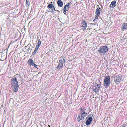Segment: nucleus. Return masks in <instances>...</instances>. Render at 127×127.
I'll return each mask as SVG.
<instances>
[{"label": "nucleus", "mask_w": 127, "mask_h": 127, "mask_svg": "<svg viewBox=\"0 0 127 127\" xmlns=\"http://www.w3.org/2000/svg\"><path fill=\"white\" fill-rule=\"evenodd\" d=\"M11 85L14 87L13 90L15 92H17L19 88V86L18 84L17 79L16 77H14L11 79Z\"/></svg>", "instance_id": "obj_1"}, {"label": "nucleus", "mask_w": 127, "mask_h": 127, "mask_svg": "<svg viewBox=\"0 0 127 127\" xmlns=\"http://www.w3.org/2000/svg\"><path fill=\"white\" fill-rule=\"evenodd\" d=\"M101 82L99 83H95L94 85H93L92 89L93 91L95 93H97L99 90L101 86Z\"/></svg>", "instance_id": "obj_2"}, {"label": "nucleus", "mask_w": 127, "mask_h": 127, "mask_svg": "<svg viewBox=\"0 0 127 127\" xmlns=\"http://www.w3.org/2000/svg\"><path fill=\"white\" fill-rule=\"evenodd\" d=\"M108 50V48L107 46H105L100 47L99 49L98 50L99 53L103 54H105Z\"/></svg>", "instance_id": "obj_3"}, {"label": "nucleus", "mask_w": 127, "mask_h": 127, "mask_svg": "<svg viewBox=\"0 0 127 127\" xmlns=\"http://www.w3.org/2000/svg\"><path fill=\"white\" fill-rule=\"evenodd\" d=\"M110 78L109 76H106L104 81V85L105 87L108 86L110 83Z\"/></svg>", "instance_id": "obj_4"}, {"label": "nucleus", "mask_w": 127, "mask_h": 127, "mask_svg": "<svg viewBox=\"0 0 127 127\" xmlns=\"http://www.w3.org/2000/svg\"><path fill=\"white\" fill-rule=\"evenodd\" d=\"M122 76L121 75L119 74L118 75H115L114 76V82L115 83L120 82L122 81Z\"/></svg>", "instance_id": "obj_5"}, {"label": "nucleus", "mask_w": 127, "mask_h": 127, "mask_svg": "<svg viewBox=\"0 0 127 127\" xmlns=\"http://www.w3.org/2000/svg\"><path fill=\"white\" fill-rule=\"evenodd\" d=\"M87 114L85 112H82L81 113L79 114L77 118L78 121H79L83 119L84 117L86 116Z\"/></svg>", "instance_id": "obj_6"}, {"label": "nucleus", "mask_w": 127, "mask_h": 127, "mask_svg": "<svg viewBox=\"0 0 127 127\" xmlns=\"http://www.w3.org/2000/svg\"><path fill=\"white\" fill-rule=\"evenodd\" d=\"M59 65L57 67V68L59 70H60L62 68L63 66L64 63L63 62V60L60 59L59 60Z\"/></svg>", "instance_id": "obj_7"}, {"label": "nucleus", "mask_w": 127, "mask_h": 127, "mask_svg": "<svg viewBox=\"0 0 127 127\" xmlns=\"http://www.w3.org/2000/svg\"><path fill=\"white\" fill-rule=\"evenodd\" d=\"M87 27V23L84 20H83L81 24V27L83 28H82L83 30H85Z\"/></svg>", "instance_id": "obj_8"}, {"label": "nucleus", "mask_w": 127, "mask_h": 127, "mask_svg": "<svg viewBox=\"0 0 127 127\" xmlns=\"http://www.w3.org/2000/svg\"><path fill=\"white\" fill-rule=\"evenodd\" d=\"M28 64L30 65H32L33 66L35 64V63L34 62V61L32 59H29L28 61Z\"/></svg>", "instance_id": "obj_9"}, {"label": "nucleus", "mask_w": 127, "mask_h": 127, "mask_svg": "<svg viewBox=\"0 0 127 127\" xmlns=\"http://www.w3.org/2000/svg\"><path fill=\"white\" fill-rule=\"evenodd\" d=\"M92 118L91 117H90L86 121V125L88 126L91 123V121H92Z\"/></svg>", "instance_id": "obj_10"}, {"label": "nucleus", "mask_w": 127, "mask_h": 127, "mask_svg": "<svg viewBox=\"0 0 127 127\" xmlns=\"http://www.w3.org/2000/svg\"><path fill=\"white\" fill-rule=\"evenodd\" d=\"M116 1H112L110 5V7L111 8H114L116 6Z\"/></svg>", "instance_id": "obj_11"}, {"label": "nucleus", "mask_w": 127, "mask_h": 127, "mask_svg": "<svg viewBox=\"0 0 127 127\" xmlns=\"http://www.w3.org/2000/svg\"><path fill=\"white\" fill-rule=\"evenodd\" d=\"M101 9V8L100 7L99 8H97L96 10L95 13L96 15L97 16H99L100 14V10Z\"/></svg>", "instance_id": "obj_12"}, {"label": "nucleus", "mask_w": 127, "mask_h": 127, "mask_svg": "<svg viewBox=\"0 0 127 127\" xmlns=\"http://www.w3.org/2000/svg\"><path fill=\"white\" fill-rule=\"evenodd\" d=\"M122 26L121 29L122 30H125L127 29V24L124 23L123 24Z\"/></svg>", "instance_id": "obj_13"}, {"label": "nucleus", "mask_w": 127, "mask_h": 127, "mask_svg": "<svg viewBox=\"0 0 127 127\" xmlns=\"http://www.w3.org/2000/svg\"><path fill=\"white\" fill-rule=\"evenodd\" d=\"M57 3L59 6L62 7L63 6V3L61 0H59L57 2Z\"/></svg>", "instance_id": "obj_14"}, {"label": "nucleus", "mask_w": 127, "mask_h": 127, "mask_svg": "<svg viewBox=\"0 0 127 127\" xmlns=\"http://www.w3.org/2000/svg\"><path fill=\"white\" fill-rule=\"evenodd\" d=\"M39 48V47H38V46H36L35 48L34 51V52L32 54V55H34L36 53Z\"/></svg>", "instance_id": "obj_15"}, {"label": "nucleus", "mask_w": 127, "mask_h": 127, "mask_svg": "<svg viewBox=\"0 0 127 127\" xmlns=\"http://www.w3.org/2000/svg\"><path fill=\"white\" fill-rule=\"evenodd\" d=\"M38 41V43L36 45V46H38V47H39L41 45V42L39 39Z\"/></svg>", "instance_id": "obj_16"}, {"label": "nucleus", "mask_w": 127, "mask_h": 127, "mask_svg": "<svg viewBox=\"0 0 127 127\" xmlns=\"http://www.w3.org/2000/svg\"><path fill=\"white\" fill-rule=\"evenodd\" d=\"M50 9H49V11L52 13L55 10V8L54 7H52V8H50Z\"/></svg>", "instance_id": "obj_17"}, {"label": "nucleus", "mask_w": 127, "mask_h": 127, "mask_svg": "<svg viewBox=\"0 0 127 127\" xmlns=\"http://www.w3.org/2000/svg\"><path fill=\"white\" fill-rule=\"evenodd\" d=\"M54 7L53 6V5L52 4H49L47 6V8H50Z\"/></svg>", "instance_id": "obj_18"}, {"label": "nucleus", "mask_w": 127, "mask_h": 127, "mask_svg": "<svg viewBox=\"0 0 127 127\" xmlns=\"http://www.w3.org/2000/svg\"><path fill=\"white\" fill-rule=\"evenodd\" d=\"M69 7H68V6H67V5H65L64 8V10H65L68 11L69 9Z\"/></svg>", "instance_id": "obj_19"}, {"label": "nucleus", "mask_w": 127, "mask_h": 127, "mask_svg": "<svg viewBox=\"0 0 127 127\" xmlns=\"http://www.w3.org/2000/svg\"><path fill=\"white\" fill-rule=\"evenodd\" d=\"M26 5L27 6H28L30 5V3L29 2V0H26Z\"/></svg>", "instance_id": "obj_20"}, {"label": "nucleus", "mask_w": 127, "mask_h": 127, "mask_svg": "<svg viewBox=\"0 0 127 127\" xmlns=\"http://www.w3.org/2000/svg\"><path fill=\"white\" fill-rule=\"evenodd\" d=\"M80 110H81L83 111H85V109H84V107H82L81 108Z\"/></svg>", "instance_id": "obj_21"}, {"label": "nucleus", "mask_w": 127, "mask_h": 127, "mask_svg": "<svg viewBox=\"0 0 127 127\" xmlns=\"http://www.w3.org/2000/svg\"><path fill=\"white\" fill-rule=\"evenodd\" d=\"M35 67L38 69L39 68V66H38L37 65L35 64L33 65Z\"/></svg>", "instance_id": "obj_22"}, {"label": "nucleus", "mask_w": 127, "mask_h": 127, "mask_svg": "<svg viewBox=\"0 0 127 127\" xmlns=\"http://www.w3.org/2000/svg\"><path fill=\"white\" fill-rule=\"evenodd\" d=\"M71 2L68 3L66 5H67V6L69 7L71 5Z\"/></svg>", "instance_id": "obj_23"}, {"label": "nucleus", "mask_w": 127, "mask_h": 127, "mask_svg": "<svg viewBox=\"0 0 127 127\" xmlns=\"http://www.w3.org/2000/svg\"><path fill=\"white\" fill-rule=\"evenodd\" d=\"M99 16H97V15H96V16H95V19L96 20L97 19H98V17Z\"/></svg>", "instance_id": "obj_24"}, {"label": "nucleus", "mask_w": 127, "mask_h": 127, "mask_svg": "<svg viewBox=\"0 0 127 127\" xmlns=\"http://www.w3.org/2000/svg\"><path fill=\"white\" fill-rule=\"evenodd\" d=\"M64 10V14H66V11H67L66 10Z\"/></svg>", "instance_id": "obj_25"}, {"label": "nucleus", "mask_w": 127, "mask_h": 127, "mask_svg": "<svg viewBox=\"0 0 127 127\" xmlns=\"http://www.w3.org/2000/svg\"><path fill=\"white\" fill-rule=\"evenodd\" d=\"M95 20H96V19H95L93 20V21L94 22H95Z\"/></svg>", "instance_id": "obj_26"}, {"label": "nucleus", "mask_w": 127, "mask_h": 127, "mask_svg": "<svg viewBox=\"0 0 127 127\" xmlns=\"http://www.w3.org/2000/svg\"><path fill=\"white\" fill-rule=\"evenodd\" d=\"M64 63L65 62V59H64Z\"/></svg>", "instance_id": "obj_27"}, {"label": "nucleus", "mask_w": 127, "mask_h": 127, "mask_svg": "<svg viewBox=\"0 0 127 127\" xmlns=\"http://www.w3.org/2000/svg\"><path fill=\"white\" fill-rule=\"evenodd\" d=\"M93 25H95V24H94V23H93Z\"/></svg>", "instance_id": "obj_28"}, {"label": "nucleus", "mask_w": 127, "mask_h": 127, "mask_svg": "<svg viewBox=\"0 0 127 127\" xmlns=\"http://www.w3.org/2000/svg\"><path fill=\"white\" fill-rule=\"evenodd\" d=\"M51 4H52V2H51Z\"/></svg>", "instance_id": "obj_29"}, {"label": "nucleus", "mask_w": 127, "mask_h": 127, "mask_svg": "<svg viewBox=\"0 0 127 127\" xmlns=\"http://www.w3.org/2000/svg\"><path fill=\"white\" fill-rule=\"evenodd\" d=\"M48 126L49 127H50V126L49 125H48Z\"/></svg>", "instance_id": "obj_30"}]
</instances>
